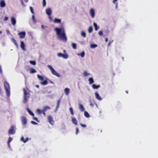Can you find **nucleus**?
Returning <instances> with one entry per match:
<instances>
[{
    "label": "nucleus",
    "instance_id": "22",
    "mask_svg": "<svg viewBox=\"0 0 158 158\" xmlns=\"http://www.w3.org/2000/svg\"><path fill=\"white\" fill-rule=\"evenodd\" d=\"M92 86L94 89H97L100 87V85H96L95 84L92 85Z\"/></svg>",
    "mask_w": 158,
    "mask_h": 158
},
{
    "label": "nucleus",
    "instance_id": "2",
    "mask_svg": "<svg viewBox=\"0 0 158 158\" xmlns=\"http://www.w3.org/2000/svg\"><path fill=\"white\" fill-rule=\"evenodd\" d=\"M24 94L23 96V102L24 104L27 103L29 101V98L30 96V93L27 91L25 89H23Z\"/></svg>",
    "mask_w": 158,
    "mask_h": 158
},
{
    "label": "nucleus",
    "instance_id": "6",
    "mask_svg": "<svg viewBox=\"0 0 158 158\" xmlns=\"http://www.w3.org/2000/svg\"><path fill=\"white\" fill-rule=\"evenodd\" d=\"M21 123L24 126L27 123V120L26 118L24 116H22L21 117Z\"/></svg>",
    "mask_w": 158,
    "mask_h": 158
},
{
    "label": "nucleus",
    "instance_id": "41",
    "mask_svg": "<svg viewBox=\"0 0 158 158\" xmlns=\"http://www.w3.org/2000/svg\"><path fill=\"white\" fill-rule=\"evenodd\" d=\"M81 35L84 38H85L86 37V33L84 31H82L81 32Z\"/></svg>",
    "mask_w": 158,
    "mask_h": 158
},
{
    "label": "nucleus",
    "instance_id": "40",
    "mask_svg": "<svg viewBox=\"0 0 158 158\" xmlns=\"http://www.w3.org/2000/svg\"><path fill=\"white\" fill-rule=\"evenodd\" d=\"M35 16L34 15H33L32 16V21L35 24L36 23V20L35 19Z\"/></svg>",
    "mask_w": 158,
    "mask_h": 158
},
{
    "label": "nucleus",
    "instance_id": "46",
    "mask_svg": "<svg viewBox=\"0 0 158 158\" xmlns=\"http://www.w3.org/2000/svg\"><path fill=\"white\" fill-rule=\"evenodd\" d=\"M33 119L34 120H35V121H37V122H39H39H40L39 121V120H38V118H37L36 117H33Z\"/></svg>",
    "mask_w": 158,
    "mask_h": 158
},
{
    "label": "nucleus",
    "instance_id": "1",
    "mask_svg": "<svg viewBox=\"0 0 158 158\" xmlns=\"http://www.w3.org/2000/svg\"><path fill=\"white\" fill-rule=\"evenodd\" d=\"M55 31L56 32L58 38L62 41H67V37L66 36L64 29L63 27L61 28L56 27L55 28Z\"/></svg>",
    "mask_w": 158,
    "mask_h": 158
},
{
    "label": "nucleus",
    "instance_id": "13",
    "mask_svg": "<svg viewBox=\"0 0 158 158\" xmlns=\"http://www.w3.org/2000/svg\"><path fill=\"white\" fill-rule=\"evenodd\" d=\"M90 15L92 18L95 16V11L93 9H91L90 11Z\"/></svg>",
    "mask_w": 158,
    "mask_h": 158
},
{
    "label": "nucleus",
    "instance_id": "43",
    "mask_svg": "<svg viewBox=\"0 0 158 158\" xmlns=\"http://www.w3.org/2000/svg\"><path fill=\"white\" fill-rule=\"evenodd\" d=\"M46 1L45 0H43V5L44 7H45L46 5Z\"/></svg>",
    "mask_w": 158,
    "mask_h": 158
},
{
    "label": "nucleus",
    "instance_id": "16",
    "mask_svg": "<svg viewBox=\"0 0 158 158\" xmlns=\"http://www.w3.org/2000/svg\"><path fill=\"white\" fill-rule=\"evenodd\" d=\"M72 123L76 126L77 125L78 123L76 119L75 118L73 117H72Z\"/></svg>",
    "mask_w": 158,
    "mask_h": 158
},
{
    "label": "nucleus",
    "instance_id": "27",
    "mask_svg": "<svg viewBox=\"0 0 158 158\" xmlns=\"http://www.w3.org/2000/svg\"><path fill=\"white\" fill-rule=\"evenodd\" d=\"M89 81V83L90 84H91L93 83L94 82V80L93 78L90 77L89 78L88 80Z\"/></svg>",
    "mask_w": 158,
    "mask_h": 158
},
{
    "label": "nucleus",
    "instance_id": "23",
    "mask_svg": "<svg viewBox=\"0 0 158 158\" xmlns=\"http://www.w3.org/2000/svg\"><path fill=\"white\" fill-rule=\"evenodd\" d=\"M64 91L66 94V95L67 96L69 95L70 92V89L69 88H66L65 89Z\"/></svg>",
    "mask_w": 158,
    "mask_h": 158
},
{
    "label": "nucleus",
    "instance_id": "39",
    "mask_svg": "<svg viewBox=\"0 0 158 158\" xmlns=\"http://www.w3.org/2000/svg\"><path fill=\"white\" fill-rule=\"evenodd\" d=\"M69 110L71 114L72 115H74L73 110V108L72 107H70L69 108Z\"/></svg>",
    "mask_w": 158,
    "mask_h": 158
},
{
    "label": "nucleus",
    "instance_id": "63",
    "mask_svg": "<svg viewBox=\"0 0 158 158\" xmlns=\"http://www.w3.org/2000/svg\"><path fill=\"white\" fill-rule=\"evenodd\" d=\"M35 86L38 88H39V85H35Z\"/></svg>",
    "mask_w": 158,
    "mask_h": 158
},
{
    "label": "nucleus",
    "instance_id": "61",
    "mask_svg": "<svg viewBox=\"0 0 158 158\" xmlns=\"http://www.w3.org/2000/svg\"><path fill=\"white\" fill-rule=\"evenodd\" d=\"M6 33L7 34H9V31L8 30H7Z\"/></svg>",
    "mask_w": 158,
    "mask_h": 158
},
{
    "label": "nucleus",
    "instance_id": "5",
    "mask_svg": "<svg viewBox=\"0 0 158 158\" xmlns=\"http://www.w3.org/2000/svg\"><path fill=\"white\" fill-rule=\"evenodd\" d=\"M57 56L60 57H62L64 59H67L69 57V56L67 53L62 54L61 53H58Z\"/></svg>",
    "mask_w": 158,
    "mask_h": 158
},
{
    "label": "nucleus",
    "instance_id": "35",
    "mask_svg": "<svg viewBox=\"0 0 158 158\" xmlns=\"http://www.w3.org/2000/svg\"><path fill=\"white\" fill-rule=\"evenodd\" d=\"M60 100H59L57 101V104L56 106V110H57L58 109L59 107L60 104Z\"/></svg>",
    "mask_w": 158,
    "mask_h": 158
},
{
    "label": "nucleus",
    "instance_id": "15",
    "mask_svg": "<svg viewBox=\"0 0 158 158\" xmlns=\"http://www.w3.org/2000/svg\"><path fill=\"white\" fill-rule=\"evenodd\" d=\"M11 21L12 24L15 25L16 24V19L14 17H12L11 19Z\"/></svg>",
    "mask_w": 158,
    "mask_h": 158
},
{
    "label": "nucleus",
    "instance_id": "49",
    "mask_svg": "<svg viewBox=\"0 0 158 158\" xmlns=\"http://www.w3.org/2000/svg\"><path fill=\"white\" fill-rule=\"evenodd\" d=\"M76 135H77V134L78 133V132H79V129L78 128H76Z\"/></svg>",
    "mask_w": 158,
    "mask_h": 158
},
{
    "label": "nucleus",
    "instance_id": "33",
    "mask_svg": "<svg viewBox=\"0 0 158 158\" xmlns=\"http://www.w3.org/2000/svg\"><path fill=\"white\" fill-rule=\"evenodd\" d=\"M37 77L40 80L43 81L44 80V77L42 76H41L40 75H38Z\"/></svg>",
    "mask_w": 158,
    "mask_h": 158
},
{
    "label": "nucleus",
    "instance_id": "20",
    "mask_svg": "<svg viewBox=\"0 0 158 158\" xmlns=\"http://www.w3.org/2000/svg\"><path fill=\"white\" fill-rule=\"evenodd\" d=\"M51 109V107L48 106H45L44 107L43 109L42 110L45 112L47 110H50Z\"/></svg>",
    "mask_w": 158,
    "mask_h": 158
},
{
    "label": "nucleus",
    "instance_id": "60",
    "mask_svg": "<svg viewBox=\"0 0 158 158\" xmlns=\"http://www.w3.org/2000/svg\"><path fill=\"white\" fill-rule=\"evenodd\" d=\"M84 43V42L83 41H81L80 42V44H83Z\"/></svg>",
    "mask_w": 158,
    "mask_h": 158
},
{
    "label": "nucleus",
    "instance_id": "37",
    "mask_svg": "<svg viewBox=\"0 0 158 158\" xmlns=\"http://www.w3.org/2000/svg\"><path fill=\"white\" fill-rule=\"evenodd\" d=\"M47 67L50 70L51 72L54 70L51 65H48Z\"/></svg>",
    "mask_w": 158,
    "mask_h": 158
},
{
    "label": "nucleus",
    "instance_id": "7",
    "mask_svg": "<svg viewBox=\"0 0 158 158\" xmlns=\"http://www.w3.org/2000/svg\"><path fill=\"white\" fill-rule=\"evenodd\" d=\"M48 122L51 125L54 124V121L53 120V117L51 115H49L48 117Z\"/></svg>",
    "mask_w": 158,
    "mask_h": 158
},
{
    "label": "nucleus",
    "instance_id": "59",
    "mask_svg": "<svg viewBox=\"0 0 158 158\" xmlns=\"http://www.w3.org/2000/svg\"><path fill=\"white\" fill-rule=\"evenodd\" d=\"M2 69H0V73H1V74H2Z\"/></svg>",
    "mask_w": 158,
    "mask_h": 158
},
{
    "label": "nucleus",
    "instance_id": "3",
    "mask_svg": "<svg viewBox=\"0 0 158 158\" xmlns=\"http://www.w3.org/2000/svg\"><path fill=\"white\" fill-rule=\"evenodd\" d=\"M4 86L5 90L6 95L9 97L10 95V87L9 83L5 81L4 83Z\"/></svg>",
    "mask_w": 158,
    "mask_h": 158
},
{
    "label": "nucleus",
    "instance_id": "21",
    "mask_svg": "<svg viewBox=\"0 0 158 158\" xmlns=\"http://www.w3.org/2000/svg\"><path fill=\"white\" fill-rule=\"evenodd\" d=\"M53 22L55 23H61V20L60 19L55 18L54 19Z\"/></svg>",
    "mask_w": 158,
    "mask_h": 158
},
{
    "label": "nucleus",
    "instance_id": "24",
    "mask_svg": "<svg viewBox=\"0 0 158 158\" xmlns=\"http://www.w3.org/2000/svg\"><path fill=\"white\" fill-rule=\"evenodd\" d=\"M26 110L29 113V114L32 116H34V114L28 108H26Z\"/></svg>",
    "mask_w": 158,
    "mask_h": 158
},
{
    "label": "nucleus",
    "instance_id": "28",
    "mask_svg": "<svg viewBox=\"0 0 158 158\" xmlns=\"http://www.w3.org/2000/svg\"><path fill=\"white\" fill-rule=\"evenodd\" d=\"M41 84L43 85H47L48 84V81L47 80H45L40 83Z\"/></svg>",
    "mask_w": 158,
    "mask_h": 158
},
{
    "label": "nucleus",
    "instance_id": "44",
    "mask_svg": "<svg viewBox=\"0 0 158 158\" xmlns=\"http://www.w3.org/2000/svg\"><path fill=\"white\" fill-rule=\"evenodd\" d=\"M30 9L31 13L33 14H34V12L33 8L32 7L30 6Z\"/></svg>",
    "mask_w": 158,
    "mask_h": 158
},
{
    "label": "nucleus",
    "instance_id": "58",
    "mask_svg": "<svg viewBox=\"0 0 158 158\" xmlns=\"http://www.w3.org/2000/svg\"><path fill=\"white\" fill-rule=\"evenodd\" d=\"M90 105L92 107L94 106V104L92 103H90Z\"/></svg>",
    "mask_w": 158,
    "mask_h": 158
},
{
    "label": "nucleus",
    "instance_id": "26",
    "mask_svg": "<svg viewBox=\"0 0 158 158\" xmlns=\"http://www.w3.org/2000/svg\"><path fill=\"white\" fill-rule=\"evenodd\" d=\"M84 116L87 118H89L90 117V115L88 112L86 111H85L84 113Z\"/></svg>",
    "mask_w": 158,
    "mask_h": 158
},
{
    "label": "nucleus",
    "instance_id": "12",
    "mask_svg": "<svg viewBox=\"0 0 158 158\" xmlns=\"http://www.w3.org/2000/svg\"><path fill=\"white\" fill-rule=\"evenodd\" d=\"M6 4L4 0H1L0 2V6L2 8H3L6 6Z\"/></svg>",
    "mask_w": 158,
    "mask_h": 158
},
{
    "label": "nucleus",
    "instance_id": "52",
    "mask_svg": "<svg viewBox=\"0 0 158 158\" xmlns=\"http://www.w3.org/2000/svg\"><path fill=\"white\" fill-rule=\"evenodd\" d=\"M16 46V48L18 49L19 48V46H18V44H17V43H15V44H14Z\"/></svg>",
    "mask_w": 158,
    "mask_h": 158
},
{
    "label": "nucleus",
    "instance_id": "42",
    "mask_svg": "<svg viewBox=\"0 0 158 158\" xmlns=\"http://www.w3.org/2000/svg\"><path fill=\"white\" fill-rule=\"evenodd\" d=\"M13 139L12 137H9L7 142L8 144H9V143H10V142Z\"/></svg>",
    "mask_w": 158,
    "mask_h": 158
},
{
    "label": "nucleus",
    "instance_id": "25",
    "mask_svg": "<svg viewBox=\"0 0 158 158\" xmlns=\"http://www.w3.org/2000/svg\"><path fill=\"white\" fill-rule=\"evenodd\" d=\"M93 25L95 28V31L98 30V28H99V26H98L97 23L95 22H94L93 23Z\"/></svg>",
    "mask_w": 158,
    "mask_h": 158
},
{
    "label": "nucleus",
    "instance_id": "51",
    "mask_svg": "<svg viewBox=\"0 0 158 158\" xmlns=\"http://www.w3.org/2000/svg\"><path fill=\"white\" fill-rule=\"evenodd\" d=\"M8 19V18L6 16L5 17L4 20L5 21H7Z\"/></svg>",
    "mask_w": 158,
    "mask_h": 158
},
{
    "label": "nucleus",
    "instance_id": "14",
    "mask_svg": "<svg viewBox=\"0 0 158 158\" xmlns=\"http://www.w3.org/2000/svg\"><path fill=\"white\" fill-rule=\"evenodd\" d=\"M29 138L28 137L26 138L25 139H24V138L23 136H22L20 139L21 141L23 142L24 143H26L28 141Z\"/></svg>",
    "mask_w": 158,
    "mask_h": 158
},
{
    "label": "nucleus",
    "instance_id": "8",
    "mask_svg": "<svg viewBox=\"0 0 158 158\" xmlns=\"http://www.w3.org/2000/svg\"><path fill=\"white\" fill-rule=\"evenodd\" d=\"M18 34L19 35V38H20L23 39L25 37L26 33L25 32L23 31L19 33Z\"/></svg>",
    "mask_w": 158,
    "mask_h": 158
},
{
    "label": "nucleus",
    "instance_id": "54",
    "mask_svg": "<svg viewBox=\"0 0 158 158\" xmlns=\"http://www.w3.org/2000/svg\"><path fill=\"white\" fill-rule=\"evenodd\" d=\"M48 16H49V18L50 19V20L51 21L52 20V18L51 16V15Z\"/></svg>",
    "mask_w": 158,
    "mask_h": 158
},
{
    "label": "nucleus",
    "instance_id": "36",
    "mask_svg": "<svg viewBox=\"0 0 158 158\" xmlns=\"http://www.w3.org/2000/svg\"><path fill=\"white\" fill-rule=\"evenodd\" d=\"M72 48L74 49H76L77 48L76 44L75 43H73L72 44Z\"/></svg>",
    "mask_w": 158,
    "mask_h": 158
},
{
    "label": "nucleus",
    "instance_id": "18",
    "mask_svg": "<svg viewBox=\"0 0 158 158\" xmlns=\"http://www.w3.org/2000/svg\"><path fill=\"white\" fill-rule=\"evenodd\" d=\"M52 73L57 77H60V75L54 69L53 70L52 72Z\"/></svg>",
    "mask_w": 158,
    "mask_h": 158
},
{
    "label": "nucleus",
    "instance_id": "19",
    "mask_svg": "<svg viewBox=\"0 0 158 158\" xmlns=\"http://www.w3.org/2000/svg\"><path fill=\"white\" fill-rule=\"evenodd\" d=\"M79 109L81 112H83L85 110V108L80 103L79 104Z\"/></svg>",
    "mask_w": 158,
    "mask_h": 158
},
{
    "label": "nucleus",
    "instance_id": "48",
    "mask_svg": "<svg viewBox=\"0 0 158 158\" xmlns=\"http://www.w3.org/2000/svg\"><path fill=\"white\" fill-rule=\"evenodd\" d=\"M80 125L82 127H86V125L85 124L80 123Z\"/></svg>",
    "mask_w": 158,
    "mask_h": 158
},
{
    "label": "nucleus",
    "instance_id": "10",
    "mask_svg": "<svg viewBox=\"0 0 158 158\" xmlns=\"http://www.w3.org/2000/svg\"><path fill=\"white\" fill-rule=\"evenodd\" d=\"M37 112L39 114H43L45 116H46V113H45V112L43 111V110H41L40 109H38L37 110H36Z\"/></svg>",
    "mask_w": 158,
    "mask_h": 158
},
{
    "label": "nucleus",
    "instance_id": "17",
    "mask_svg": "<svg viewBox=\"0 0 158 158\" xmlns=\"http://www.w3.org/2000/svg\"><path fill=\"white\" fill-rule=\"evenodd\" d=\"M95 95L96 98L99 100L101 101L102 98L101 97L99 94L97 92L95 93Z\"/></svg>",
    "mask_w": 158,
    "mask_h": 158
},
{
    "label": "nucleus",
    "instance_id": "9",
    "mask_svg": "<svg viewBox=\"0 0 158 158\" xmlns=\"http://www.w3.org/2000/svg\"><path fill=\"white\" fill-rule=\"evenodd\" d=\"M25 45L23 41H21L20 42V47L23 50L26 51V49L25 48Z\"/></svg>",
    "mask_w": 158,
    "mask_h": 158
},
{
    "label": "nucleus",
    "instance_id": "34",
    "mask_svg": "<svg viewBox=\"0 0 158 158\" xmlns=\"http://www.w3.org/2000/svg\"><path fill=\"white\" fill-rule=\"evenodd\" d=\"M93 30V27L92 26H90L89 27V28L88 31L89 33H91L92 32Z\"/></svg>",
    "mask_w": 158,
    "mask_h": 158
},
{
    "label": "nucleus",
    "instance_id": "30",
    "mask_svg": "<svg viewBox=\"0 0 158 158\" xmlns=\"http://www.w3.org/2000/svg\"><path fill=\"white\" fill-rule=\"evenodd\" d=\"M90 75V74L89 73H87L86 71H84L83 73V75L84 77H87Z\"/></svg>",
    "mask_w": 158,
    "mask_h": 158
},
{
    "label": "nucleus",
    "instance_id": "53",
    "mask_svg": "<svg viewBox=\"0 0 158 158\" xmlns=\"http://www.w3.org/2000/svg\"><path fill=\"white\" fill-rule=\"evenodd\" d=\"M113 41H112L111 42H110L109 41V43H108V46H109L111 44V43L113 42Z\"/></svg>",
    "mask_w": 158,
    "mask_h": 158
},
{
    "label": "nucleus",
    "instance_id": "31",
    "mask_svg": "<svg viewBox=\"0 0 158 158\" xmlns=\"http://www.w3.org/2000/svg\"><path fill=\"white\" fill-rule=\"evenodd\" d=\"M98 47V45L95 44H91L90 45V47L92 48H94Z\"/></svg>",
    "mask_w": 158,
    "mask_h": 158
},
{
    "label": "nucleus",
    "instance_id": "29",
    "mask_svg": "<svg viewBox=\"0 0 158 158\" xmlns=\"http://www.w3.org/2000/svg\"><path fill=\"white\" fill-rule=\"evenodd\" d=\"M30 73H33L36 72V70L34 68H31L30 70Z\"/></svg>",
    "mask_w": 158,
    "mask_h": 158
},
{
    "label": "nucleus",
    "instance_id": "62",
    "mask_svg": "<svg viewBox=\"0 0 158 158\" xmlns=\"http://www.w3.org/2000/svg\"><path fill=\"white\" fill-rule=\"evenodd\" d=\"M2 45L3 46H4L5 45V43H3L2 44Z\"/></svg>",
    "mask_w": 158,
    "mask_h": 158
},
{
    "label": "nucleus",
    "instance_id": "56",
    "mask_svg": "<svg viewBox=\"0 0 158 158\" xmlns=\"http://www.w3.org/2000/svg\"><path fill=\"white\" fill-rule=\"evenodd\" d=\"M41 27H42V29H45V27L43 25H42L41 26Z\"/></svg>",
    "mask_w": 158,
    "mask_h": 158
},
{
    "label": "nucleus",
    "instance_id": "47",
    "mask_svg": "<svg viewBox=\"0 0 158 158\" xmlns=\"http://www.w3.org/2000/svg\"><path fill=\"white\" fill-rule=\"evenodd\" d=\"M31 123L34 125H38V124L37 123L34 121H31Z\"/></svg>",
    "mask_w": 158,
    "mask_h": 158
},
{
    "label": "nucleus",
    "instance_id": "57",
    "mask_svg": "<svg viewBox=\"0 0 158 158\" xmlns=\"http://www.w3.org/2000/svg\"><path fill=\"white\" fill-rule=\"evenodd\" d=\"M21 4L22 5L24 6V3H23V1H22V2H21Z\"/></svg>",
    "mask_w": 158,
    "mask_h": 158
},
{
    "label": "nucleus",
    "instance_id": "64",
    "mask_svg": "<svg viewBox=\"0 0 158 158\" xmlns=\"http://www.w3.org/2000/svg\"><path fill=\"white\" fill-rule=\"evenodd\" d=\"M108 41V38H106V40H105V41H106V42H107Z\"/></svg>",
    "mask_w": 158,
    "mask_h": 158
},
{
    "label": "nucleus",
    "instance_id": "38",
    "mask_svg": "<svg viewBox=\"0 0 158 158\" xmlns=\"http://www.w3.org/2000/svg\"><path fill=\"white\" fill-rule=\"evenodd\" d=\"M29 62L31 64L34 65H35L36 64V62L34 60H31Z\"/></svg>",
    "mask_w": 158,
    "mask_h": 158
},
{
    "label": "nucleus",
    "instance_id": "11",
    "mask_svg": "<svg viewBox=\"0 0 158 158\" xmlns=\"http://www.w3.org/2000/svg\"><path fill=\"white\" fill-rule=\"evenodd\" d=\"M52 13V10L50 8H48L46 10V13L48 16L51 15Z\"/></svg>",
    "mask_w": 158,
    "mask_h": 158
},
{
    "label": "nucleus",
    "instance_id": "45",
    "mask_svg": "<svg viewBox=\"0 0 158 158\" xmlns=\"http://www.w3.org/2000/svg\"><path fill=\"white\" fill-rule=\"evenodd\" d=\"M11 40L12 42H13L14 44L17 43L16 40L14 38H12L11 39Z\"/></svg>",
    "mask_w": 158,
    "mask_h": 158
},
{
    "label": "nucleus",
    "instance_id": "32",
    "mask_svg": "<svg viewBox=\"0 0 158 158\" xmlns=\"http://www.w3.org/2000/svg\"><path fill=\"white\" fill-rule=\"evenodd\" d=\"M77 55L78 56H81L82 57H83L85 56V53L83 51L81 53L78 54Z\"/></svg>",
    "mask_w": 158,
    "mask_h": 158
},
{
    "label": "nucleus",
    "instance_id": "50",
    "mask_svg": "<svg viewBox=\"0 0 158 158\" xmlns=\"http://www.w3.org/2000/svg\"><path fill=\"white\" fill-rule=\"evenodd\" d=\"M99 35H103V33L102 31H100L99 32Z\"/></svg>",
    "mask_w": 158,
    "mask_h": 158
},
{
    "label": "nucleus",
    "instance_id": "4",
    "mask_svg": "<svg viewBox=\"0 0 158 158\" xmlns=\"http://www.w3.org/2000/svg\"><path fill=\"white\" fill-rule=\"evenodd\" d=\"M16 128L15 126L11 125L8 131V134L10 135H14L16 133Z\"/></svg>",
    "mask_w": 158,
    "mask_h": 158
},
{
    "label": "nucleus",
    "instance_id": "55",
    "mask_svg": "<svg viewBox=\"0 0 158 158\" xmlns=\"http://www.w3.org/2000/svg\"><path fill=\"white\" fill-rule=\"evenodd\" d=\"M117 0H113V2L114 4H115L116 2H117Z\"/></svg>",
    "mask_w": 158,
    "mask_h": 158
}]
</instances>
